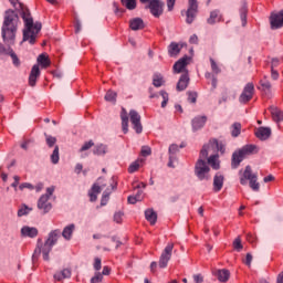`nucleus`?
I'll return each mask as SVG.
<instances>
[{
	"label": "nucleus",
	"instance_id": "f257e3e1",
	"mask_svg": "<svg viewBox=\"0 0 283 283\" xmlns=\"http://www.w3.org/2000/svg\"><path fill=\"white\" fill-rule=\"evenodd\" d=\"M19 30V14L9 9L4 13V20L1 27V36L6 45H14L17 31Z\"/></svg>",
	"mask_w": 283,
	"mask_h": 283
},
{
	"label": "nucleus",
	"instance_id": "f03ea898",
	"mask_svg": "<svg viewBox=\"0 0 283 283\" xmlns=\"http://www.w3.org/2000/svg\"><path fill=\"white\" fill-rule=\"evenodd\" d=\"M22 20L24 22V29L21 43H25V41H28L30 45H34V43H36L39 33L41 32L42 24L41 22H34L30 10H22Z\"/></svg>",
	"mask_w": 283,
	"mask_h": 283
},
{
	"label": "nucleus",
	"instance_id": "7ed1b4c3",
	"mask_svg": "<svg viewBox=\"0 0 283 283\" xmlns=\"http://www.w3.org/2000/svg\"><path fill=\"white\" fill-rule=\"evenodd\" d=\"M61 238V230H53L49 233L48 239L45 240L44 244L42 245V240L38 239V245L33 252L32 260H39V255H43V260L50 262V253L59 239Z\"/></svg>",
	"mask_w": 283,
	"mask_h": 283
},
{
	"label": "nucleus",
	"instance_id": "20e7f679",
	"mask_svg": "<svg viewBox=\"0 0 283 283\" xmlns=\"http://www.w3.org/2000/svg\"><path fill=\"white\" fill-rule=\"evenodd\" d=\"M210 156V157H209ZM200 158H208V165L212 167V169H220V161L218 160V140H210L208 144L203 145L200 151Z\"/></svg>",
	"mask_w": 283,
	"mask_h": 283
},
{
	"label": "nucleus",
	"instance_id": "39448f33",
	"mask_svg": "<svg viewBox=\"0 0 283 283\" xmlns=\"http://www.w3.org/2000/svg\"><path fill=\"white\" fill-rule=\"evenodd\" d=\"M249 182L252 191H260V182H258V174H254L251 166H247L240 177V185L243 187Z\"/></svg>",
	"mask_w": 283,
	"mask_h": 283
},
{
	"label": "nucleus",
	"instance_id": "423d86ee",
	"mask_svg": "<svg viewBox=\"0 0 283 283\" xmlns=\"http://www.w3.org/2000/svg\"><path fill=\"white\" fill-rule=\"evenodd\" d=\"M255 149H258L255 145H245L240 150L234 151L232 154V161H231L232 169H238V167H240V163L244 160V157L251 156V154H255Z\"/></svg>",
	"mask_w": 283,
	"mask_h": 283
},
{
	"label": "nucleus",
	"instance_id": "0eeeda50",
	"mask_svg": "<svg viewBox=\"0 0 283 283\" xmlns=\"http://www.w3.org/2000/svg\"><path fill=\"white\" fill-rule=\"evenodd\" d=\"M210 168L207 165V161L205 159L200 158L195 167V174L197 178L200 180H210L211 176H209Z\"/></svg>",
	"mask_w": 283,
	"mask_h": 283
},
{
	"label": "nucleus",
	"instance_id": "6e6552de",
	"mask_svg": "<svg viewBox=\"0 0 283 283\" xmlns=\"http://www.w3.org/2000/svg\"><path fill=\"white\" fill-rule=\"evenodd\" d=\"M174 253V243H168L159 258V269H167Z\"/></svg>",
	"mask_w": 283,
	"mask_h": 283
},
{
	"label": "nucleus",
	"instance_id": "1a4fd4ad",
	"mask_svg": "<svg viewBox=\"0 0 283 283\" xmlns=\"http://www.w3.org/2000/svg\"><path fill=\"white\" fill-rule=\"evenodd\" d=\"M254 93H255V86L253 85V83H248L244 86L241 95L239 96V103L247 105V103H249V101L253 98Z\"/></svg>",
	"mask_w": 283,
	"mask_h": 283
},
{
	"label": "nucleus",
	"instance_id": "9d476101",
	"mask_svg": "<svg viewBox=\"0 0 283 283\" xmlns=\"http://www.w3.org/2000/svg\"><path fill=\"white\" fill-rule=\"evenodd\" d=\"M128 116L133 125V129L136 132V134H143V123H140V114H138V112L134 109H130Z\"/></svg>",
	"mask_w": 283,
	"mask_h": 283
},
{
	"label": "nucleus",
	"instance_id": "9b49d317",
	"mask_svg": "<svg viewBox=\"0 0 283 283\" xmlns=\"http://www.w3.org/2000/svg\"><path fill=\"white\" fill-rule=\"evenodd\" d=\"M147 8H149L153 17L158 19L163 14V8H165V2L160 0H151Z\"/></svg>",
	"mask_w": 283,
	"mask_h": 283
},
{
	"label": "nucleus",
	"instance_id": "f8f14e48",
	"mask_svg": "<svg viewBox=\"0 0 283 283\" xmlns=\"http://www.w3.org/2000/svg\"><path fill=\"white\" fill-rule=\"evenodd\" d=\"M189 7L187 10V19L186 22L191 24L196 19V14H198V0H188Z\"/></svg>",
	"mask_w": 283,
	"mask_h": 283
},
{
	"label": "nucleus",
	"instance_id": "ddd939ff",
	"mask_svg": "<svg viewBox=\"0 0 283 283\" xmlns=\"http://www.w3.org/2000/svg\"><path fill=\"white\" fill-rule=\"evenodd\" d=\"M38 209L42 211V213H50L52 211V202H50V198L48 195H42L38 200Z\"/></svg>",
	"mask_w": 283,
	"mask_h": 283
},
{
	"label": "nucleus",
	"instance_id": "4468645a",
	"mask_svg": "<svg viewBox=\"0 0 283 283\" xmlns=\"http://www.w3.org/2000/svg\"><path fill=\"white\" fill-rule=\"evenodd\" d=\"M41 76V69H39V64H35L31 69V73L29 76V85L34 87L36 85V78Z\"/></svg>",
	"mask_w": 283,
	"mask_h": 283
},
{
	"label": "nucleus",
	"instance_id": "2eb2a0df",
	"mask_svg": "<svg viewBox=\"0 0 283 283\" xmlns=\"http://www.w3.org/2000/svg\"><path fill=\"white\" fill-rule=\"evenodd\" d=\"M22 238H36L39 235V229L30 226H24L21 228Z\"/></svg>",
	"mask_w": 283,
	"mask_h": 283
},
{
	"label": "nucleus",
	"instance_id": "dca6fc26",
	"mask_svg": "<svg viewBox=\"0 0 283 283\" xmlns=\"http://www.w3.org/2000/svg\"><path fill=\"white\" fill-rule=\"evenodd\" d=\"M187 65H189V56H184L174 64V71L180 74V72H185Z\"/></svg>",
	"mask_w": 283,
	"mask_h": 283
},
{
	"label": "nucleus",
	"instance_id": "f3484780",
	"mask_svg": "<svg viewBox=\"0 0 283 283\" xmlns=\"http://www.w3.org/2000/svg\"><path fill=\"white\" fill-rule=\"evenodd\" d=\"M213 275L219 280V282H229V279L231 277V272L227 269L222 270H214Z\"/></svg>",
	"mask_w": 283,
	"mask_h": 283
},
{
	"label": "nucleus",
	"instance_id": "a211bd4d",
	"mask_svg": "<svg viewBox=\"0 0 283 283\" xmlns=\"http://www.w3.org/2000/svg\"><path fill=\"white\" fill-rule=\"evenodd\" d=\"M169 161H168V167L170 168H175L176 165H174V163H176L177 158H176V154H178V145L172 144L169 146Z\"/></svg>",
	"mask_w": 283,
	"mask_h": 283
},
{
	"label": "nucleus",
	"instance_id": "6ab92c4d",
	"mask_svg": "<svg viewBox=\"0 0 283 283\" xmlns=\"http://www.w3.org/2000/svg\"><path fill=\"white\" fill-rule=\"evenodd\" d=\"M207 124V116H197L192 119L191 125L193 132H198V129H202Z\"/></svg>",
	"mask_w": 283,
	"mask_h": 283
},
{
	"label": "nucleus",
	"instance_id": "aec40b11",
	"mask_svg": "<svg viewBox=\"0 0 283 283\" xmlns=\"http://www.w3.org/2000/svg\"><path fill=\"white\" fill-rule=\"evenodd\" d=\"M188 86H189V73H184L177 83V91L185 92V88Z\"/></svg>",
	"mask_w": 283,
	"mask_h": 283
},
{
	"label": "nucleus",
	"instance_id": "412c9836",
	"mask_svg": "<svg viewBox=\"0 0 283 283\" xmlns=\"http://www.w3.org/2000/svg\"><path fill=\"white\" fill-rule=\"evenodd\" d=\"M120 119H122V129L124 134H127V132H129V116L127 115V109L122 108Z\"/></svg>",
	"mask_w": 283,
	"mask_h": 283
},
{
	"label": "nucleus",
	"instance_id": "4be33fe9",
	"mask_svg": "<svg viewBox=\"0 0 283 283\" xmlns=\"http://www.w3.org/2000/svg\"><path fill=\"white\" fill-rule=\"evenodd\" d=\"M224 185V176L218 172L213 178V189L216 192L221 191Z\"/></svg>",
	"mask_w": 283,
	"mask_h": 283
},
{
	"label": "nucleus",
	"instance_id": "5701e85b",
	"mask_svg": "<svg viewBox=\"0 0 283 283\" xmlns=\"http://www.w3.org/2000/svg\"><path fill=\"white\" fill-rule=\"evenodd\" d=\"M255 136L260 140H266L271 136V128H269V127H260L255 132Z\"/></svg>",
	"mask_w": 283,
	"mask_h": 283
},
{
	"label": "nucleus",
	"instance_id": "b1692460",
	"mask_svg": "<svg viewBox=\"0 0 283 283\" xmlns=\"http://www.w3.org/2000/svg\"><path fill=\"white\" fill-rule=\"evenodd\" d=\"M182 46L184 44L171 42L168 46L169 56H178V54H180V50H182Z\"/></svg>",
	"mask_w": 283,
	"mask_h": 283
},
{
	"label": "nucleus",
	"instance_id": "393cba45",
	"mask_svg": "<svg viewBox=\"0 0 283 283\" xmlns=\"http://www.w3.org/2000/svg\"><path fill=\"white\" fill-rule=\"evenodd\" d=\"M129 28L135 32L138 30H143V28H145V22L140 18H134L129 21Z\"/></svg>",
	"mask_w": 283,
	"mask_h": 283
},
{
	"label": "nucleus",
	"instance_id": "a878e982",
	"mask_svg": "<svg viewBox=\"0 0 283 283\" xmlns=\"http://www.w3.org/2000/svg\"><path fill=\"white\" fill-rule=\"evenodd\" d=\"M145 218L150 224H156V222L158 221V213H156L154 209H147L145 211Z\"/></svg>",
	"mask_w": 283,
	"mask_h": 283
},
{
	"label": "nucleus",
	"instance_id": "bb28decb",
	"mask_svg": "<svg viewBox=\"0 0 283 283\" xmlns=\"http://www.w3.org/2000/svg\"><path fill=\"white\" fill-rule=\"evenodd\" d=\"M74 229H76V226H74V223L66 226L62 231L63 239L72 240V233H74Z\"/></svg>",
	"mask_w": 283,
	"mask_h": 283
},
{
	"label": "nucleus",
	"instance_id": "cd10ccee",
	"mask_svg": "<svg viewBox=\"0 0 283 283\" xmlns=\"http://www.w3.org/2000/svg\"><path fill=\"white\" fill-rule=\"evenodd\" d=\"M221 19H222V15L220 14V11L214 10L210 13V17L208 18V23L210 25H213L214 23L220 22Z\"/></svg>",
	"mask_w": 283,
	"mask_h": 283
},
{
	"label": "nucleus",
	"instance_id": "c85d7f7f",
	"mask_svg": "<svg viewBox=\"0 0 283 283\" xmlns=\"http://www.w3.org/2000/svg\"><path fill=\"white\" fill-rule=\"evenodd\" d=\"M270 112H271L272 118H273V120H275V123H280L283 120V112L281 109L271 107Z\"/></svg>",
	"mask_w": 283,
	"mask_h": 283
},
{
	"label": "nucleus",
	"instance_id": "c756f323",
	"mask_svg": "<svg viewBox=\"0 0 283 283\" xmlns=\"http://www.w3.org/2000/svg\"><path fill=\"white\" fill-rule=\"evenodd\" d=\"M231 136L232 138H238L242 132V124L235 122L234 124L231 125L230 127Z\"/></svg>",
	"mask_w": 283,
	"mask_h": 283
},
{
	"label": "nucleus",
	"instance_id": "7c9ffc66",
	"mask_svg": "<svg viewBox=\"0 0 283 283\" xmlns=\"http://www.w3.org/2000/svg\"><path fill=\"white\" fill-rule=\"evenodd\" d=\"M93 154L95 156H105L107 154V145L98 144L95 146Z\"/></svg>",
	"mask_w": 283,
	"mask_h": 283
},
{
	"label": "nucleus",
	"instance_id": "2f4dec72",
	"mask_svg": "<svg viewBox=\"0 0 283 283\" xmlns=\"http://www.w3.org/2000/svg\"><path fill=\"white\" fill-rule=\"evenodd\" d=\"M248 12H249V9L247 7V3H243L240 8L241 23H242L243 28L247 27V14H248Z\"/></svg>",
	"mask_w": 283,
	"mask_h": 283
},
{
	"label": "nucleus",
	"instance_id": "473e14b6",
	"mask_svg": "<svg viewBox=\"0 0 283 283\" xmlns=\"http://www.w3.org/2000/svg\"><path fill=\"white\" fill-rule=\"evenodd\" d=\"M231 93L229 91H224L221 95V98H219V105H222V103H227L228 101H235V93L230 95Z\"/></svg>",
	"mask_w": 283,
	"mask_h": 283
},
{
	"label": "nucleus",
	"instance_id": "72a5a7b5",
	"mask_svg": "<svg viewBox=\"0 0 283 283\" xmlns=\"http://www.w3.org/2000/svg\"><path fill=\"white\" fill-rule=\"evenodd\" d=\"M38 63H40L42 67H50L51 65L50 57H48V54L45 53H42L38 56Z\"/></svg>",
	"mask_w": 283,
	"mask_h": 283
},
{
	"label": "nucleus",
	"instance_id": "f704fd0d",
	"mask_svg": "<svg viewBox=\"0 0 283 283\" xmlns=\"http://www.w3.org/2000/svg\"><path fill=\"white\" fill-rule=\"evenodd\" d=\"M127 10H136V0H120Z\"/></svg>",
	"mask_w": 283,
	"mask_h": 283
},
{
	"label": "nucleus",
	"instance_id": "c9c22d12",
	"mask_svg": "<svg viewBox=\"0 0 283 283\" xmlns=\"http://www.w3.org/2000/svg\"><path fill=\"white\" fill-rule=\"evenodd\" d=\"M60 156H59V146L54 147V150L51 155V163L53 165H59Z\"/></svg>",
	"mask_w": 283,
	"mask_h": 283
},
{
	"label": "nucleus",
	"instance_id": "e433bc0d",
	"mask_svg": "<svg viewBox=\"0 0 283 283\" xmlns=\"http://www.w3.org/2000/svg\"><path fill=\"white\" fill-rule=\"evenodd\" d=\"M116 92L114 91H108L105 95V101H107L108 103H116Z\"/></svg>",
	"mask_w": 283,
	"mask_h": 283
},
{
	"label": "nucleus",
	"instance_id": "4c0bfd02",
	"mask_svg": "<svg viewBox=\"0 0 283 283\" xmlns=\"http://www.w3.org/2000/svg\"><path fill=\"white\" fill-rule=\"evenodd\" d=\"M45 142L48 147L52 148L54 145H56V137H53L52 135L44 134Z\"/></svg>",
	"mask_w": 283,
	"mask_h": 283
},
{
	"label": "nucleus",
	"instance_id": "58836bf2",
	"mask_svg": "<svg viewBox=\"0 0 283 283\" xmlns=\"http://www.w3.org/2000/svg\"><path fill=\"white\" fill-rule=\"evenodd\" d=\"M138 169H140V161L136 160L129 165L128 174H135V171H138Z\"/></svg>",
	"mask_w": 283,
	"mask_h": 283
},
{
	"label": "nucleus",
	"instance_id": "ea45409f",
	"mask_svg": "<svg viewBox=\"0 0 283 283\" xmlns=\"http://www.w3.org/2000/svg\"><path fill=\"white\" fill-rule=\"evenodd\" d=\"M210 65H211V70L213 72V74H220V72H222V70L220 69V66H218V63H216L214 59L210 57Z\"/></svg>",
	"mask_w": 283,
	"mask_h": 283
},
{
	"label": "nucleus",
	"instance_id": "a19ab883",
	"mask_svg": "<svg viewBox=\"0 0 283 283\" xmlns=\"http://www.w3.org/2000/svg\"><path fill=\"white\" fill-rule=\"evenodd\" d=\"M163 83H164L163 76H160V75H154L153 85H154L155 87H163Z\"/></svg>",
	"mask_w": 283,
	"mask_h": 283
},
{
	"label": "nucleus",
	"instance_id": "79ce46f5",
	"mask_svg": "<svg viewBox=\"0 0 283 283\" xmlns=\"http://www.w3.org/2000/svg\"><path fill=\"white\" fill-rule=\"evenodd\" d=\"M30 211H32V208H29L28 206H23L22 208H20L18 210V217L22 218V216H28V213H30Z\"/></svg>",
	"mask_w": 283,
	"mask_h": 283
},
{
	"label": "nucleus",
	"instance_id": "37998d69",
	"mask_svg": "<svg viewBox=\"0 0 283 283\" xmlns=\"http://www.w3.org/2000/svg\"><path fill=\"white\" fill-rule=\"evenodd\" d=\"M9 55L12 59V63L15 67H19V65H21V61L19 60V56H17V53H14V51H10Z\"/></svg>",
	"mask_w": 283,
	"mask_h": 283
},
{
	"label": "nucleus",
	"instance_id": "c03bdc74",
	"mask_svg": "<svg viewBox=\"0 0 283 283\" xmlns=\"http://www.w3.org/2000/svg\"><path fill=\"white\" fill-rule=\"evenodd\" d=\"M10 3L13 6V8H17V3L19 4V8L21 9V17H23V10H29L28 8L23 7L19 0H9Z\"/></svg>",
	"mask_w": 283,
	"mask_h": 283
},
{
	"label": "nucleus",
	"instance_id": "a18cd8bd",
	"mask_svg": "<svg viewBox=\"0 0 283 283\" xmlns=\"http://www.w3.org/2000/svg\"><path fill=\"white\" fill-rule=\"evenodd\" d=\"M103 282V275L101 272L95 273V275L91 279V283H101Z\"/></svg>",
	"mask_w": 283,
	"mask_h": 283
},
{
	"label": "nucleus",
	"instance_id": "49530a36",
	"mask_svg": "<svg viewBox=\"0 0 283 283\" xmlns=\"http://www.w3.org/2000/svg\"><path fill=\"white\" fill-rule=\"evenodd\" d=\"M198 101V93L196 92H188V102L196 103Z\"/></svg>",
	"mask_w": 283,
	"mask_h": 283
},
{
	"label": "nucleus",
	"instance_id": "de8ad7c7",
	"mask_svg": "<svg viewBox=\"0 0 283 283\" xmlns=\"http://www.w3.org/2000/svg\"><path fill=\"white\" fill-rule=\"evenodd\" d=\"M94 147V142L90 140L84 143V145L81 147L80 151H87V149H92Z\"/></svg>",
	"mask_w": 283,
	"mask_h": 283
},
{
	"label": "nucleus",
	"instance_id": "09e8293b",
	"mask_svg": "<svg viewBox=\"0 0 283 283\" xmlns=\"http://www.w3.org/2000/svg\"><path fill=\"white\" fill-rule=\"evenodd\" d=\"M233 249H235V251H240L242 249V240L240 238L234 239Z\"/></svg>",
	"mask_w": 283,
	"mask_h": 283
},
{
	"label": "nucleus",
	"instance_id": "8fccbe9b",
	"mask_svg": "<svg viewBox=\"0 0 283 283\" xmlns=\"http://www.w3.org/2000/svg\"><path fill=\"white\" fill-rule=\"evenodd\" d=\"M142 197L140 196H129L128 202L129 205H136L137 202H140Z\"/></svg>",
	"mask_w": 283,
	"mask_h": 283
},
{
	"label": "nucleus",
	"instance_id": "3c124183",
	"mask_svg": "<svg viewBox=\"0 0 283 283\" xmlns=\"http://www.w3.org/2000/svg\"><path fill=\"white\" fill-rule=\"evenodd\" d=\"M104 188H105L104 185L98 186L97 184H94L92 189H91V191H93V193H97L98 195V193H101V190L104 189Z\"/></svg>",
	"mask_w": 283,
	"mask_h": 283
},
{
	"label": "nucleus",
	"instance_id": "603ef678",
	"mask_svg": "<svg viewBox=\"0 0 283 283\" xmlns=\"http://www.w3.org/2000/svg\"><path fill=\"white\" fill-rule=\"evenodd\" d=\"M20 191H23V189H30L32 191V189H34V186H32V184L30 182H23L19 186Z\"/></svg>",
	"mask_w": 283,
	"mask_h": 283
},
{
	"label": "nucleus",
	"instance_id": "864d4df0",
	"mask_svg": "<svg viewBox=\"0 0 283 283\" xmlns=\"http://www.w3.org/2000/svg\"><path fill=\"white\" fill-rule=\"evenodd\" d=\"M109 189L105 190L104 193H103V197H102V205H106L107 201L109 200Z\"/></svg>",
	"mask_w": 283,
	"mask_h": 283
},
{
	"label": "nucleus",
	"instance_id": "5fc2aeb1",
	"mask_svg": "<svg viewBox=\"0 0 283 283\" xmlns=\"http://www.w3.org/2000/svg\"><path fill=\"white\" fill-rule=\"evenodd\" d=\"M60 272H62V275H63L64 280H67V279L72 277V270L71 269H64Z\"/></svg>",
	"mask_w": 283,
	"mask_h": 283
},
{
	"label": "nucleus",
	"instance_id": "6e6d98bb",
	"mask_svg": "<svg viewBox=\"0 0 283 283\" xmlns=\"http://www.w3.org/2000/svg\"><path fill=\"white\" fill-rule=\"evenodd\" d=\"M142 156H151V148L148 146L142 147Z\"/></svg>",
	"mask_w": 283,
	"mask_h": 283
},
{
	"label": "nucleus",
	"instance_id": "4d7b16f0",
	"mask_svg": "<svg viewBox=\"0 0 283 283\" xmlns=\"http://www.w3.org/2000/svg\"><path fill=\"white\" fill-rule=\"evenodd\" d=\"M114 222H117V224H120V222H123V212H116L114 214Z\"/></svg>",
	"mask_w": 283,
	"mask_h": 283
},
{
	"label": "nucleus",
	"instance_id": "13d9d810",
	"mask_svg": "<svg viewBox=\"0 0 283 283\" xmlns=\"http://www.w3.org/2000/svg\"><path fill=\"white\" fill-rule=\"evenodd\" d=\"M13 180H14V182L11 184V187H13L14 191H17V187H19V182L21 180V177L15 175V176H13Z\"/></svg>",
	"mask_w": 283,
	"mask_h": 283
},
{
	"label": "nucleus",
	"instance_id": "bf43d9fd",
	"mask_svg": "<svg viewBox=\"0 0 283 283\" xmlns=\"http://www.w3.org/2000/svg\"><path fill=\"white\" fill-rule=\"evenodd\" d=\"M261 86L263 87V90H266L269 92L271 90V82H269L268 80H263L261 81Z\"/></svg>",
	"mask_w": 283,
	"mask_h": 283
},
{
	"label": "nucleus",
	"instance_id": "052dcab7",
	"mask_svg": "<svg viewBox=\"0 0 283 283\" xmlns=\"http://www.w3.org/2000/svg\"><path fill=\"white\" fill-rule=\"evenodd\" d=\"M272 81H277L280 78V73L275 69H271Z\"/></svg>",
	"mask_w": 283,
	"mask_h": 283
},
{
	"label": "nucleus",
	"instance_id": "680f3d73",
	"mask_svg": "<svg viewBox=\"0 0 283 283\" xmlns=\"http://www.w3.org/2000/svg\"><path fill=\"white\" fill-rule=\"evenodd\" d=\"M88 196H90L91 202H96V200L98 198V195L96 192H93L92 190H90Z\"/></svg>",
	"mask_w": 283,
	"mask_h": 283
},
{
	"label": "nucleus",
	"instance_id": "e2e57ef3",
	"mask_svg": "<svg viewBox=\"0 0 283 283\" xmlns=\"http://www.w3.org/2000/svg\"><path fill=\"white\" fill-rule=\"evenodd\" d=\"M193 281L196 283H202V282H205V277L202 276V274H195L193 275Z\"/></svg>",
	"mask_w": 283,
	"mask_h": 283
},
{
	"label": "nucleus",
	"instance_id": "0e129e2a",
	"mask_svg": "<svg viewBox=\"0 0 283 283\" xmlns=\"http://www.w3.org/2000/svg\"><path fill=\"white\" fill-rule=\"evenodd\" d=\"M251 262H253V255H251V253H248L245 256L244 264H247V266H251Z\"/></svg>",
	"mask_w": 283,
	"mask_h": 283
},
{
	"label": "nucleus",
	"instance_id": "69168bd1",
	"mask_svg": "<svg viewBox=\"0 0 283 283\" xmlns=\"http://www.w3.org/2000/svg\"><path fill=\"white\" fill-rule=\"evenodd\" d=\"M95 271H101V259L96 258L94 262Z\"/></svg>",
	"mask_w": 283,
	"mask_h": 283
},
{
	"label": "nucleus",
	"instance_id": "338daca9",
	"mask_svg": "<svg viewBox=\"0 0 283 283\" xmlns=\"http://www.w3.org/2000/svg\"><path fill=\"white\" fill-rule=\"evenodd\" d=\"M189 43H192L193 45H198V35L193 34L189 39Z\"/></svg>",
	"mask_w": 283,
	"mask_h": 283
},
{
	"label": "nucleus",
	"instance_id": "774afa93",
	"mask_svg": "<svg viewBox=\"0 0 283 283\" xmlns=\"http://www.w3.org/2000/svg\"><path fill=\"white\" fill-rule=\"evenodd\" d=\"M276 283H283V271L281 273H279V275L276 277Z\"/></svg>",
	"mask_w": 283,
	"mask_h": 283
}]
</instances>
